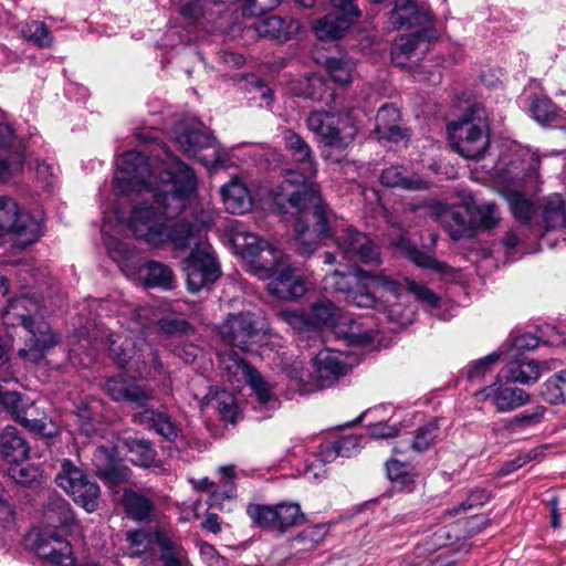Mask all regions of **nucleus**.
Segmentation results:
<instances>
[{"mask_svg":"<svg viewBox=\"0 0 566 566\" xmlns=\"http://www.w3.org/2000/svg\"><path fill=\"white\" fill-rule=\"evenodd\" d=\"M114 188L119 195L137 193L143 199L128 222L136 238L155 248L171 243L176 250H191L184 266L191 292L218 280L220 269L206 241V222L171 218L197 189V177L190 167L163 146L153 158L129 150L116 161Z\"/></svg>","mask_w":566,"mask_h":566,"instance_id":"obj_1","label":"nucleus"},{"mask_svg":"<svg viewBox=\"0 0 566 566\" xmlns=\"http://www.w3.org/2000/svg\"><path fill=\"white\" fill-rule=\"evenodd\" d=\"M285 149L301 171L289 170L282 182L271 190L274 203L284 212L297 216L295 224L297 251L311 255L318 248V240L332 235L329 217L314 179L317 166L311 146L292 129L282 133Z\"/></svg>","mask_w":566,"mask_h":566,"instance_id":"obj_2","label":"nucleus"},{"mask_svg":"<svg viewBox=\"0 0 566 566\" xmlns=\"http://www.w3.org/2000/svg\"><path fill=\"white\" fill-rule=\"evenodd\" d=\"M230 242L237 254L249 264L251 271L262 280H270L268 291L279 298H297L306 291V282L296 268L291 266L286 255L249 232L242 224L231 229Z\"/></svg>","mask_w":566,"mask_h":566,"instance_id":"obj_3","label":"nucleus"},{"mask_svg":"<svg viewBox=\"0 0 566 566\" xmlns=\"http://www.w3.org/2000/svg\"><path fill=\"white\" fill-rule=\"evenodd\" d=\"M539 160L530 149L514 145L509 153L501 155L496 170L503 193L513 217L521 223L532 226L538 211L526 191L536 187Z\"/></svg>","mask_w":566,"mask_h":566,"instance_id":"obj_4","label":"nucleus"},{"mask_svg":"<svg viewBox=\"0 0 566 566\" xmlns=\"http://www.w3.org/2000/svg\"><path fill=\"white\" fill-rule=\"evenodd\" d=\"M43 528L34 534L38 556L54 566H75L72 546L63 538L73 531L75 520L70 504L63 497L55 494L49 496L43 511Z\"/></svg>","mask_w":566,"mask_h":566,"instance_id":"obj_5","label":"nucleus"},{"mask_svg":"<svg viewBox=\"0 0 566 566\" xmlns=\"http://www.w3.org/2000/svg\"><path fill=\"white\" fill-rule=\"evenodd\" d=\"M6 326H22L31 335L25 347L19 350L20 357L32 363L42 360L48 350L60 343L50 324L43 319L41 304L29 295H21L9 301L2 313Z\"/></svg>","mask_w":566,"mask_h":566,"instance_id":"obj_6","label":"nucleus"},{"mask_svg":"<svg viewBox=\"0 0 566 566\" xmlns=\"http://www.w3.org/2000/svg\"><path fill=\"white\" fill-rule=\"evenodd\" d=\"M123 228V222L118 221L115 229H113L111 217L104 218L102 233L107 237L106 247L111 258L126 275H133L138 272L147 286L172 290L176 285V280L172 270L168 265L157 261L139 264L135 251L129 249L126 242L113 235V232L119 233Z\"/></svg>","mask_w":566,"mask_h":566,"instance_id":"obj_7","label":"nucleus"},{"mask_svg":"<svg viewBox=\"0 0 566 566\" xmlns=\"http://www.w3.org/2000/svg\"><path fill=\"white\" fill-rule=\"evenodd\" d=\"M323 282L326 291L343 293L347 303L361 308H373L376 305L377 297L371 292L374 287H381L395 297L400 295L401 290L396 280L361 269H355L353 275L335 270L325 275Z\"/></svg>","mask_w":566,"mask_h":566,"instance_id":"obj_8","label":"nucleus"},{"mask_svg":"<svg viewBox=\"0 0 566 566\" xmlns=\"http://www.w3.org/2000/svg\"><path fill=\"white\" fill-rule=\"evenodd\" d=\"M132 333L133 329H129L108 335V350L113 360L146 378L156 379L161 376L165 370L157 350L145 342L138 345Z\"/></svg>","mask_w":566,"mask_h":566,"instance_id":"obj_9","label":"nucleus"},{"mask_svg":"<svg viewBox=\"0 0 566 566\" xmlns=\"http://www.w3.org/2000/svg\"><path fill=\"white\" fill-rule=\"evenodd\" d=\"M313 368L314 373H311L302 363L295 361L289 370L290 378L303 394L331 387L348 373L350 366L345 354L325 348L313 358Z\"/></svg>","mask_w":566,"mask_h":566,"instance_id":"obj_10","label":"nucleus"},{"mask_svg":"<svg viewBox=\"0 0 566 566\" xmlns=\"http://www.w3.org/2000/svg\"><path fill=\"white\" fill-rule=\"evenodd\" d=\"M396 282L401 287L400 295L398 297L392 296V294L381 287H374L371 291L377 297V303L374 307L378 308L379 311H384L387 314L389 321L397 323L400 326H408L413 322V308L410 306H405L403 303L400 302L402 300L405 290L412 293L416 300L431 315L446 319V317L440 315L438 312V310L442 306V300L431 290L409 279H403L402 282Z\"/></svg>","mask_w":566,"mask_h":566,"instance_id":"obj_11","label":"nucleus"},{"mask_svg":"<svg viewBox=\"0 0 566 566\" xmlns=\"http://www.w3.org/2000/svg\"><path fill=\"white\" fill-rule=\"evenodd\" d=\"M43 234V218L22 208L15 199L0 196V245L9 239L25 248Z\"/></svg>","mask_w":566,"mask_h":566,"instance_id":"obj_12","label":"nucleus"},{"mask_svg":"<svg viewBox=\"0 0 566 566\" xmlns=\"http://www.w3.org/2000/svg\"><path fill=\"white\" fill-rule=\"evenodd\" d=\"M306 125L326 146L338 149L347 148L359 129L355 111L339 114L312 112L306 118Z\"/></svg>","mask_w":566,"mask_h":566,"instance_id":"obj_13","label":"nucleus"},{"mask_svg":"<svg viewBox=\"0 0 566 566\" xmlns=\"http://www.w3.org/2000/svg\"><path fill=\"white\" fill-rule=\"evenodd\" d=\"M342 310L328 300H319L307 310H281L279 318L298 334L318 333L323 328H337Z\"/></svg>","mask_w":566,"mask_h":566,"instance_id":"obj_14","label":"nucleus"},{"mask_svg":"<svg viewBox=\"0 0 566 566\" xmlns=\"http://www.w3.org/2000/svg\"><path fill=\"white\" fill-rule=\"evenodd\" d=\"M448 133L452 148L467 159L482 157L489 147V135L485 125L472 118L451 122Z\"/></svg>","mask_w":566,"mask_h":566,"instance_id":"obj_15","label":"nucleus"},{"mask_svg":"<svg viewBox=\"0 0 566 566\" xmlns=\"http://www.w3.org/2000/svg\"><path fill=\"white\" fill-rule=\"evenodd\" d=\"M55 481L86 512L92 513L97 510L99 499L98 484L87 479L83 471L70 460L63 461L62 469L57 473Z\"/></svg>","mask_w":566,"mask_h":566,"instance_id":"obj_16","label":"nucleus"},{"mask_svg":"<svg viewBox=\"0 0 566 566\" xmlns=\"http://www.w3.org/2000/svg\"><path fill=\"white\" fill-rule=\"evenodd\" d=\"M219 365L226 381L247 382L260 403L265 405L273 399V394L266 381L237 353L232 350L220 353Z\"/></svg>","mask_w":566,"mask_h":566,"instance_id":"obj_17","label":"nucleus"},{"mask_svg":"<svg viewBox=\"0 0 566 566\" xmlns=\"http://www.w3.org/2000/svg\"><path fill=\"white\" fill-rule=\"evenodd\" d=\"M176 143L187 155L197 158L208 168L223 167L224 163L216 138L199 129H189L176 137Z\"/></svg>","mask_w":566,"mask_h":566,"instance_id":"obj_18","label":"nucleus"},{"mask_svg":"<svg viewBox=\"0 0 566 566\" xmlns=\"http://www.w3.org/2000/svg\"><path fill=\"white\" fill-rule=\"evenodd\" d=\"M336 244L348 260H358L365 264H379L378 247L364 233L347 227L336 235Z\"/></svg>","mask_w":566,"mask_h":566,"instance_id":"obj_19","label":"nucleus"},{"mask_svg":"<svg viewBox=\"0 0 566 566\" xmlns=\"http://www.w3.org/2000/svg\"><path fill=\"white\" fill-rule=\"evenodd\" d=\"M219 334L222 340L241 349L250 352L251 345L258 336L255 323L250 313L230 315L220 326Z\"/></svg>","mask_w":566,"mask_h":566,"instance_id":"obj_20","label":"nucleus"},{"mask_svg":"<svg viewBox=\"0 0 566 566\" xmlns=\"http://www.w3.org/2000/svg\"><path fill=\"white\" fill-rule=\"evenodd\" d=\"M562 365V361L556 358L545 360L534 359H515L511 360L503 368V378L511 382H518L521 385L535 384L544 371L554 370Z\"/></svg>","mask_w":566,"mask_h":566,"instance_id":"obj_21","label":"nucleus"},{"mask_svg":"<svg viewBox=\"0 0 566 566\" xmlns=\"http://www.w3.org/2000/svg\"><path fill=\"white\" fill-rule=\"evenodd\" d=\"M478 401H491L499 412H509L530 401V395L521 388L493 384L475 392Z\"/></svg>","mask_w":566,"mask_h":566,"instance_id":"obj_22","label":"nucleus"},{"mask_svg":"<svg viewBox=\"0 0 566 566\" xmlns=\"http://www.w3.org/2000/svg\"><path fill=\"white\" fill-rule=\"evenodd\" d=\"M24 154L9 124H0V182L22 171Z\"/></svg>","mask_w":566,"mask_h":566,"instance_id":"obj_23","label":"nucleus"},{"mask_svg":"<svg viewBox=\"0 0 566 566\" xmlns=\"http://www.w3.org/2000/svg\"><path fill=\"white\" fill-rule=\"evenodd\" d=\"M106 394L114 401H126L144 408L153 399V391L139 386L135 380L122 376L111 377L104 385Z\"/></svg>","mask_w":566,"mask_h":566,"instance_id":"obj_24","label":"nucleus"},{"mask_svg":"<svg viewBox=\"0 0 566 566\" xmlns=\"http://www.w3.org/2000/svg\"><path fill=\"white\" fill-rule=\"evenodd\" d=\"M408 209L411 213L422 218H431L441 222H448L451 220L462 229H468L471 226V222L468 221L460 211L451 210L438 200L410 203Z\"/></svg>","mask_w":566,"mask_h":566,"instance_id":"obj_25","label":"nucleus"},{"mask_svg":"<svg viewBox=\"0 0 566 566\" xmlns=\"http://www.w3.org/2000/svg\"><path fill=\"white\" fill-rule=\"evenodd\" d=\"M430 20L429 13L419 10L416 0H395V7L389 13L392 30L424 24Z\"/></svg>","mask_w":566,"mask_h":566,"instance_id":"obj_26","label":"nucleus"},{"mask_svg":"<svg viewBox=\"0 0 566 566\" xmlns=\"http://www.w3.org/2000/svg\"><path fill=\"white\" fill-rule=\"evenodd\" d=\"M0 405L8 409L15 417V419L29 430L35 431L45 437H51L55 434L56 429L52 422L46 423L43 420L39 419L29 420L22 416L23 407L21 395L19 392L2 391Z\"/></svg>","mask_w":566,"mask_h":566,"instance_id":"obj_27","label":"nucleus"},{"mask_svg":"<svg viewBox=\"0 0 566 566\" xmlns=\"http://www.w3.org/2000/svg\"><path fill=\"white\" fill-rule=\"evenodd\" d=\"M223 205L232 214H243L253 207L252 196L240 179L233 178L221 188Z\"/></svg>","mask_w":566,"mask_h":566,"instance_id":"obj_28","label":"nucleus"},{"mask_svg":"<svg viewBox=\"0 0 566 566\" xmlns=\"http://www.w3.org/2000/svg\"><path fill=\"white\" fill-rule=\"evenodd\" d=\"M134 422L156 431L168 441H174L179 434V428L175 421L164 411L145 408L134 415Z\"/></svg>","mask_w":566,"mask_h":566,"instance_id":"obj_29","label":"nucleus"},{"mask_svg":"<svg viewBox=\"0 0 566 566\" xmlns=\"http://www.w3.org/2000/svg\"><path fill=\"white\" fill-rule=\"evenodd\" d=\"M254 30L261 38H270L281 42L290 40L300 30V23L294 19L270 15L254 24Z\"/></svg>","mask_w":566,"mask_h":566,"instance_id":"obj_30","label":"nucleus"},{"mask_svg":"<svg viewBox=\"0 0 566 566\" xmlns=\"http://www.w3.org/2000/svg\"><path fill=\"white\" fill-rule=\"evenodd\" d=\"M380 182L389 188H401L409 191L426 190L430 181L418 174H408L401 166H391L380 175Z\"/></svg>","mask_w":566,"mask_h":566,"instance_id":"obj_31","label":"nucleus"},{"mask_svg":"<svg viewBox=\"0 0 566 566\" xmlns=\"http://www.w3.org/2000/svg\"><path fill=\"white\" fill-rule=\"evenodd\" d=\"M541 226L546 230L560 229L566 226V206L559 193H552L539 200Z\"/></svg>","mask_w":566,"mask_h":566,"instance_id":"obj_32","label":"nucleus"},{"mask_svg":"<svg viewBox=\"0 0 566 566\" xmlns=\"http://www.w3.org/2000/svg\"><path fill=\"white\" fill-rule=\"evenodd\" d=\"M530 112L534 120L544 127H566V112L546 96L535 97L531 103Z\"/></svg>","mask_w":566,"mask_h":566,"instance_id":"obj_33","label":"nucleus"},{"mask_svg":"<svg viewBox=\"0 0 566 566\" xmlns=\"http://www.w3.org/2000/svg\"><path fill=\"white\" fill-rule=\"evenodd\" d=\"M335 334L352 345H367L374 340L373 329L366 327L363 321L345 312H342V319L338 322Z\"/></svg>","mask_w":566,"mask_h":566,"instance_id":"obj_34","label":"nucleus"},{"mask_svg":"<svg viewBox=\"0 0 566 566\" xmlns=\"http://www.w3.org/2000/svg\"><path fill=\"white\" fill-rule=\"evenodd\" d=\"M400 112L394 105H384L376 115L375 133L379 139L399 142L403 138V132L399 126Z\"/></svg>","mask_w":566,"mask_h":566,"instance_id":"obj_35","label":"nucleus"},{"mask_svg":"<svg viewBox=\"0 0 566 566\" xmlns=\"http://www.w3.org/2000/svg\"><path fill=\"white\" fill-rule=\"evenodd\" d=\"M1 457L9 463L24 462L29 455V447L19 436L17 428L8 426L0 437Z\"/></svg>","mask_w":566,"mask_h":566,"instance_id":"obj_36","label":"nucleus"},{"mask_svg":"<svg viewBox=\"0 0 566 566\" xmlns=\"http://www.w3.org/2000/svg\"><path fill=\"white\" fill-rule=\"evenodd\" d=\"M222 490H214L209 495V506L223 510L226 502H233L237 499V471L234 465H222L218 469Z\"/></svg>","mask_w":566,"mask_h":566,"instance_id":"obj_37","label":"nucleus"},{"mask_svg":"<svg viewBox=\"0 0 566 566\" xmlns=\"http://www.w3.org/2000/svg\"><path fill=\"white\" fill-rule=\"evenodd\" d=\"M355 15L337 11L325 15L315 24V33L321 40H336L339 39L344 32L350 27Z\"/></svg>","mask_w":566,"mask_h":566,"instance_id":"obj_38","label":"nucleus"},{"mask_svg":"<svg viewBox=\"0 0 566 566\" xmlns=\"http://www.w3.org/2000/svg\"><path fill=\"white\" fill-rule=\"evenodd\" d=\"M440 438V428L437 421H430L419 427L409 442L402 447H395L394 452L403 453L408 448L421 453L428 450Z\"/></svg>","mask_w":566,"mask_h":566,"instance_id":"obj_39","label":"nucleus"},{"mask_svg":"<svg viewBox=\"0 0 566 566\" xmlns=\"http://www.w3.org/2000/svg\"><path fill=\"white\" fill-rule=\"evenodd\" d=\"M541 398L553 406L566 405V369L548 377L539 389Z\"/></svg>","mask_w":566,"mask_h":566,"instance_id":"obj_40","label":"nucleus"},{"mask_svg":"<svg viewBox=\"0 0 566 566\" xmlns=\"http://www.w3.org/2000/svg\"><path fill=\"white\" fill-rule=\"evenodd\" d=\"M202 406H211L217 409L224 421L234 423L237 420L235 399L228 390H211L203 398Z\"/></svg>","mask_w":566,"mask_h":566,"instance_id":"obj_41","label":"nucleus"},{"mask_svg":"<svg viewBox=\"0 0 566 566\" xmlns=\"http://www.w3.org/2000/svg\"><path fill=\"white\" fill-rule=\"evenodd\" d=\"M129 453L132 463L143 468L151 467L156 461L157 452L149 441L136 438H128L123 441Z\"/></svg>","mask_w":566,"mask_h":566,"instance_id":"obj_42","label":"nucleus"},{"mask_svg":"<svg viewBox=\"0 0 566 566\" xmlns=\"http://www.w3.org/2000/svg\"><path fill=\"white\" fill-rule=\"evenodd\" d=\"M275 511V531L280 533L286 532L305 521V515L301 511L297 503L282 502L274 505Z\"/></svg>","mask_w":566,"mask_h":566,"instance_id":"obj_43","label":"nucleus"},{"mask_svg":"<svg viewBox=\"0 0 566 566\" xmlns=\"http://www.w3.org/2000/svg\"><path fill=\"white\" fill-rule=\"evenodd\" d=\"M328 532L329 524L327 523H319L306 527L292 538V545L298 551H312L324 541Z\"/></svg>","mask_w":566,"mask_h":566,"instance_id":"obj_44","label":"nucleus"},{"mask_svg":"<svg viewBox=\"0 0 566 566\" xmlns=\"http://www.w3.org/2000/svg\"><path fill=\"white\" fill-rule=\"evenodd\" d=\"M292 91L295 95L313 101H323L327 92V83L322 75L313 74L294 83Z\"/></svg>","mask_w":566,"mask_h":566,"instance_id":"obj_45","label":"nucleus"},{"mask_svg":"<svg viewBox=\"0 0 566 566\" xmlns=\"http://www.w3.org/2000/svg\"><path fill=\"white\" fill-rule=\"evenodd\" d=\"M123 505L126 514L135 521L148 518L154 510V504L148 497L133 491L125 492Z\"/></svg>","mask_w":566,"mask_h":566,"instance_id":"obj_46","label":"nucleus"},{"mask_svg":"<svg viewBox=\"0 0 566 566\" xmlns=\"http://www.w3.org/2000/svg\"><path fill=\"white\" fill-rule=\"evenodd\" d=\"M118 446H99L93 454V464L97 474L114 478L117 467Z\"/></svg>","mask_w":566,"mask_h":566,"instance_id":"obj_47","label":"nucleus"},{"mask_svg":"<svg viewBox=\"0 0 566 566\" xmlns=\"http://www.w3.org/2000/svg\"><path fill=\"white\" fill-rule=\"evenodd\" d=\"M387 476L401 488H409L417 479L415 467L408 461L391 458L386 463Z\"/></svg>","mask_w":566,"mask_h":566,"instance_id":"obj_48","label":"nucleus"},{"mask_svg":"<svg viewBox=\"0 0 566 566\" xmlns=\"http://www.w3.org/2000/svg\"><path fill=\"white\" fill-rule=\"evenodd\" d=\"M421 34L419 32L400 35L394 43L391 59L395 65L406 66L415 50L419 46Z\"/></svg>","mask_w":566,"mask_h":566,"instance_id":"obj_49","label":"nucleus"},{"mask_svg":"<svg viewBox=\"0 0 566 566\" xmlns=\"http://www.w3.org/2000/svg\"><path fill=\"white\" fill-rule=\"evenodd\" d=\"M125 541L127 543L126 554L130 557L147 554L154 546L153 533L144 528L127 531Z\"/></svg>","mask_w":566,"mask_h":566,"instance_id":"obj_50","label":"nucleus"},{"mask_svg":"<svg viewBox=\"0 0 566 566\" xmlns=\"http://www.w3.org/2000/svg\"><path fill=\"white\" fill-rule=\"evenodd\" d=\"M396 245L416 265L432 269L437 272L443 271L444 265L442 263L438 262L430 254L415 248L406 238H400Z\"/></svg>","mask_w":566,"mask_h":566,"instance_id":"obj_51","label":"nucleus"},{"mask_svg":"<svg viewBox=\"0 0 566 566\" xmlns=\"http://www.w3.org/2000/svg\"><path fill=\"white\" fill-rule=\"evenodd\" d=\"M354 63L345 57H331L326 61V69L332 80L340 85L352 82Z\"/></svg>","mask_w":566,"mask_h":566,"instance_id":"obj_52","label":"nucleus"},{"mask_svg":"<svg viewBox=\"0 0 566 566\" xmlns=\"http://www.w3.org/2000/svg\"><path fill=\"white\" fill-rule=\"evenodd\" d=\"M247 514L254 525L275 531L274 505L249 504Z\"/></svg>","mask_w":566,"mask_h":566,"instance_id":"obj_53","label":"nucleus"},{"mask_svg":"<svg viewBox=\"0 0 566 566\" xmlns=\"http://www.w3.org/2000/svg\"><path fill=\"white\" fill-rule=\"evenodd\" d=\"M500 353H492L483 358H480L468 366V379L470 381H481L484 377L492 373L493 367L500 360Z\"/></svg>","mask_w":566,"mask_h":566,"instance_id":"obj_54","label":"nucleus"},{"mask_svg":"<svg viewBox=\"0 0 566 566\" xmlns=\"http://www.w3.org/2000/svg\"><path fill=\"white\" fill-rule=\"evenodd\" d=\"M21 34L41 48H49L53 41L46 25L40 21H31L22 25Z\"/></svg>","mask_w":566,"mask_h":566,"instance_id":"obj_55","label":"nucleus"},{"mask_svg":"<svg viewBox=\"0 0 566 566\" xmlns=\"http://www.w3.org/2000/svg\"><path fill=\"white\" fill-rule=\"evenodd\" d=\"M8 474L19 484H31L39 476V470L24 462H13L8 469Z\"/></svg>","mask_w":566,"mask_h":566,"instance_id":"obj_56","label":"nucleus"},{"mask_svg":"<svg viewBox=\"0 0 566 566\" xmlns=\"http://www.w3.org/2000/svg\"><path fill=\"white\" fill-rule=\"evenodd\" d=\"M544 412L545 408L543 407H538L534 411H524L512 418L507 423V428L515 430L517 428L534 426L543 419Z\"/></svg>","mask_w":566,"mask_h":566,"instance_id":"obj_57","label":"nucleus"},{"mask_svg":"<svg viewBox=\"0 0 566 566\" xmlns=\"http://www.w3.org/2000/svg\"><path fill=\"white\" fill-rule=\"evenodd\" d=\"M476 214L479 216V226L490 229L495 227L500 217L496 206L492 202H482L475 207Z\"/></svg>","mask_w":566,"mask_h":566,"instance_id":"obj_58","label":"nucleus"},{"mask_svg":"<svg viewBox=\"0 0 566 566\" xmlns=\"http://www.w3.org/2000/svg\"><path fill=\"white\" fill-rule=\"evenodd\" d=\"M490 499V493L485 490H475L471 492L465 501H463L458 507L453 509L450 513L457 514L459 512H465L470 509L482 506Z\"/></svg>","mask_w":566,"mask_h":566,"instance_id":"obj_59","label":"nucleus"},{"mask_svg":"<svg viewBox=\"0 0 566 566\" xmlns=\"http://www.w3.org/2000/svg\"><path fill=\"white\" fill-rule=\"evenodd\" d=\"M281 0H244L243 14L258 15L279 6Z\"/></svg>","mask_w":566,"mask_h":566,"instance_id":"obj_60","label":"nucleus"},{"mask_svg":"<svg viewBox=\"0 0 566 566\" xmlns=\"http://www.w3.org/2000/svg\"><path fill=\"white\" fill-rule=\"evenodd\" d=\"M160 328L164 333L169 335L175 334H189L192 332L191 326L185 319H172V318H164L159 323Z\"/></svg>","mask_w":566,"mask_h":566,"instance_id":"obj_61","label":"nucleus"},{"mask_svg":"<svg viewBox=\"0 0 566 566\" xmlns=\"http://www.w3.org/2000/svg\"><path fill=\"white\" fill-rule=\"evenodd\" d=\"M371 437L376 439H387L392 438L398 434L399 429L394 424H388L384 422L373 423L368 428Z\"/></svg>","mask_w":566,"mask_h":566,"instance_id":"obj_62","label":"nucleus"},{"mask_svg":"<svg viewBox=\"0 0 566 566\" xmlns=\"http://www.w3.org/2000/svg\"><path fill=\"white\" fill-rule=\"evenodd\" d=\"M176 356L190 364L200 355L201 349L191 343H184L174 349Z\"/></svg>","mask_w":566,"mask_h":566,"instance_id":"obj_63","label":"nucleus"},{"mask_svg":"<svg viewBox=\"0 0 566 566\" xmlns=\"http://www.w3.org/2000/svg\"><path fill=\"white\" fill-rule=\"evenodd\" d=\"M336 444L340 457L349 458L358 450L359 438L356 436L345 437L336 441Z\"/></svg>","mask_w":566,"mask_h":566,"instance_id":"obj_64","label":"nucleus"}]
</instances>
